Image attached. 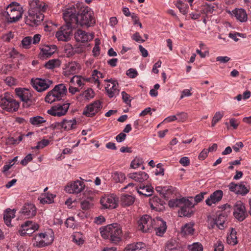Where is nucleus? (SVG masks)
Listing matches in <instances>:
<instances>
[{"mask_svg": "<svg viewBox=\"0 0 251 251\" xmlns=\"http://www.w3.org/2000/svg\"><path fill=\"white\" fill-rule=\"evenodd\" d=\"M206 194L205 192L201 193L196 195L194 199L193 197L173 199L169 201L168 204L170 207L180 208L179 213L183 216L189 217L193 213L192 208L194 205L201 201Z\"/></svg>", "mask_w": 251, "mask_h": 251, "instance_id": "1", "label": "nucleus"}, {"mask_svg": "<svg viewBox=\"0 0 251 251\" xmlns=\"http://www.w3.org/2000/svg\"><path fill=\"white\" fill-rule=\"evenodd\" d=\"M48 6L45 2L38 0H33L29 2L28 16L25 19L26 24L31 26L39 25L44 19L42 12H45Z\"/></svg>", "mask_w": 251, "mask_h": 251, "instance_id": "2", "label": "nucleus"}, {"mask_svg": "<svg viewBox=\"0 0 251 251\" xmlns=\"http://www.w3.org/2000/svg\"><path fill=\"white\" fill-rule=\"evenodd\" d=\"M76 7L78 9V26L90 27L94 26L95 24V19L94 17L93 12L87 6H85L82 3H77Z\"/></svg>", "mask_w": 251, "mask_h": 251, "instance_id": "3", "label": "nucleus"}, {"mask_svg": "<svg viewBox=\"0 0 251 251\" xmlns=\"http://www.w3.org/2000/svg\"><path fill=\"white\" fill-rule=\"evenodd\" d=\"M100 234L103 238L109 239L114 244H118L122 241V227L117 223H113L103 227L101 229Z\"/></svg>", "mask_w": 251, "mask_h": 251, "instance_id": "4", "label": "nucleus"}, {"mask_svg": "<svg viewBox=\"0 0 251 251\" xmlns=\"http://www.w3.org/2000/svg\"><path fill=\"white\" fill-rule=\"evenodd\" d=\"M23 13V7L18 3L12 2L7 6L4 16L8 23H12L19 21Z\"/></svg>", "mask_w": 251, "mask_h": 251, "instance_id": "5", "label": "nucleus"}, {"mask_svg": "<svg viewBox=\"0 0 251 251\" xmlns=\"http://www.w3.org/2000/svg\"><path fill=\"white\" fill-rule=\"evenodd\" d=\"M78 9L75 6L71 5L67 7L63 11V17L66 25L71 26L74 28L78 27Z\"/></svg>", "mask_w": 251, "mask_h": 251, "instance_id": "6", "label": "nucleus"}, {"mask_svg": "<svg viewBox=\"0 0 251 251\" xmlns=\"http://www.w3.org/2000/svg\"><path fill=\"white\" fill-rule=\"evenodd\" d=\"M66 93L67 88L64 84L57 85L52 90L48 93L45 98V100L50 103L55 101L60 100L66 96Z\"/></svg>", "mask_w": 251, "mask_h": 251, "instance_id": "7", "label": "nucleus"}, {"mask_svg": "<svg viewBox=\"0 0 251 251\" xmlns=\"http://www.w3.org/2000/svg\"><path fill=\"white\" fill-rule=\"evenodd\" d=\"M0 107L7 112H13L18 110L19 102L8 93H5L0 97Z\"/></svg>", "mask_w": 251, "mask_h": 251, "instance_id": "8", "label": "nucleus"}, {"mask_svg": "<svg viewBox=\"0 0 251 251\" xmlns=\"http://www.w3.org/2000/svg\"><path fill=\"white\" fill-rule=\"evenodd\" d=\"M15 91L17 97L23 102L24 107H28L35 103V100L29 89L17 88Z\"/></svg>", "mask_w": 251, "mask_h": 251, "instance_id": "9", "label": "nucleus"}, {"mask_svg": "<svg viewBox=\"0 0 251 251\" xmlns=\"http://www.w3.org/2000/svg\"><path fill=\"white\" fill-rule=\"evenodd\" d=\"M31 84L38 92H42L48 90L52 84V80L46 78H32Z\"/></svg>", "mask_w": 251, "mask_h": 251, "instance_id": "10", "label": "nucleus"}, {"mask_svg": "<svg viewBox=\"0 0 251 251\" xmlns=\"http://www.w3.org/2000/svg\"><path fill=\"white\" fill-rule=\"evenodd\" d=\"M222 211L219 214L218 217L215 220V224L220 229L225 227V222L226 220L228 214H230L232 210V206L226 203L222 206Z\"/></svg>", "mask_w": 251, "mask_h": 251, "instance_id": "11", "label": "nucleus"}, {"mask_svg": "<svg viewBox=\"0 0 251 251\" xmlns=\"http://www.w3.org/2000/svg\"><path fill=\"white\" fill-rule=\"evenodd\" d=\"M153 224L154 219L149 215H145L138 221V229L143 232H150L153 228Z\"/></svg>", "mask_w": 251, "mask_h": 251, "instance_id": "12", "label": "nucleus"}, {"mask_svg": "<svg viewBox=\"0 0 251 251\" xmlns=\"http://www.w3.org/2000/svg\"><path fill=\"white\" fill-rule=\"evenodd\" d=\"M73 28H74L68 25H63L56 32L55 36L59 41L67 42L71 39L73 35Z\"/></svg>", "mask_w": 251, "mask_h": 251, "instance_id": "13", "label": "nucleus"}, {"mask_svg": "<svg viewBox=\"0 0 251 251\" xmlns=\"http://www.w3.org/2000/svg\"><path fill=\"white\" fill-rule=\"evenodd\" d=\"M233 210L234 216L239 221H243L248 216L245 206L241 201H238L234 204Z\"/></svg>", "mask_w": 251, "mask_h": 251, "instance_id": "14", "label": "nucleus"}, {"mask_svg": "<svg viewBox=\"0 0 251 251\" xmlns=\"http://www.w3.org/2000/svg\"><path fill=\"white\" fill-rule=\"evenodd\" d=\"M70 103L64 102L52 106L48 110V113L53 116L61 117L65 115L69 108Z\"/></svg>", "mask_w": 251, "mask_h": 251, "instance_id": "15", "label": "nucleus"}, {"mask_svg": "<svg viewBox=\"0 0 251 251\" xmlns=\"http://www.w3.org/2000/svg\"><path fill=\"white\" fill-rule=\"evenodd\" d=\"M102 108L100 101L99 100L88 105L84 109L83 114L88 117H93Z\"/></svg>", "mask_w": 251, "mask_h": 251, "instance_id": "16", "label": "nucleus"}, {"mask_svg": "<svg viewBox=\"0 0 251 251\" xmlns=\"http://www.w3.org/2000/svg\"><path fill=\"white\" fill-rule=\"evenodd\" d=\"M104 81L110 83L107 84L105 86V90L107 95L109 98L116 97L119 93V85L116 80L112 79H105Z\"/></svg>", "mask_w": 251, "mask_h": 251, "instance_id": "17", "label": "nucleus"}, {"mask_svg": "<svg viewBox=\"0 0 251 251\" xmlns=\"http://www.w3.org/2000/svg\"><path fill=\"white\" fill-rule=\"evenodd\" d=\"M118 200L114 195L105 196L102 197L100 202L104 208L113 209L118 205Z\"/></svg>", "mask_w": 251, "mask_h": 251, "instance_id": "18", "label": "nucleus"}, {"mask_svg": "<svg viewBox=\"0 0 251 251\" xmlns=\"http://www.w3.org/2000/svg\"><path fill=\"white\" fill-rule=\"evenodd\" d=\"M84 187L85 185L83 182L76 180L68 183L65 188V191L70 194H78L83 190Z\"/></svg>", "mask_w": 251, "mask_h": 251, "instance_id": "19", "label": "nucleus"}, {"mask_svg": "<svg viewBox=\"0 0 251 251\" xmlns=\"http://www.w3.org/2000/svg\"><path fill=\"white\" fill-rule=\"evenodd\" d=\"M153 228L157 235L162 236L166 231V223L161 218L157 217L154 219Z\"/></svg>", "mask_w": 251, "mask_h": 251, "instance_id": "20", "label": "nucleus"}, {"mask_svg": "<svg viewBox=\"0 0 251 251\" xmlns=\"http://www.w3.org/2000/svg\"><path fill=\"white\" fill-rule=\"evenodd\" d=\"M223 192L221 190H218L212 193L205 200L206 204L208 206H212V204H216L222 199Z\"/></svg>", "mask_w": 251, "mask_h": 251, "instance_id": "21", "label": "nucleus"}, {"mask_svg": "<svg viewBox=\"0 0 251 251\" xmlns=\"http://www.w3.org/2000/svg\"><path fill=\"white\" fill-rule=\"evenodd\" d=\"M94 36L92 34H88L85 31L78 29L75 33V38L76 42L84 43L91 41L93 39Z\"/></svg>", "mask_w": 251, "mask_h": 251, "instance_id": "22", "label": "nucleus"}, {"mask_svg": "<svg viewBox=\"0 0 251 251\" xmlns=\"http://www.w3.org/2000/svg\"><path fill=\"white\" fill-rule=\"evenodd\" d=\"M22 214L26 217L29 218L35 216L36 208L32 203H25L21 210Z\"/></svg>", "mask_w": 251, "mask_h": 251, "instance_id": "23", "label": "nucleus"}, {"mask_svg": "<svg viewBox=\"0 0 251 251\" xmlns=\"http://www.w3.org/2000/svg\"><path fill=\"white\" fill-rule=\"evenodd\" d=\"M80 69L81 67L79 63L76 62H70L66 67L64 75L69 76L71 75L77 74Z\"/></svg>", "mask_w": 251, "mask_h": 251, "instance_id": "24", "label": "nucleus"}, {"mask_svg": "<svg viewBox=\"0 0 251 251\" xmlns=\"http://www.w3.org/2000/svg\"><path fill=\"white\" fill-rule=\"evenodd\" d=\"M40 50L39 55L40 58L44 59L50 57L55 51L56 46L55 45H46L42 47Z\"/></svg>", "mask_w": 251, "mask_h": 251, "instance_id": "25", "label": "nucleus"}, {"mask_svg": "<svg viewBox=\"0 0 251 251\" xmlns=\"http://www.w3.org/2000/svg\"><path fill=\"white\" fill-rule=\"evenodd\" d=\"M128 177L139 182H142L147 180L149 178V175L144 172L130 173L128 175Z\"/></svg>", "mask_w": 251, "mask_h": 251, "instance_id": "26", "label": "nucleus"}, {"mask_svg": "<svg viewBox=\"0 0 251 251\" xmlns=\"http://www.w3.org/2000/svg\"><path fill=\"white\" fill-rule=\"evenodd\" d=\"M103 77L104 75L101 73L97 70H94L92 72V76L88 77L86 80L89 82L94 83L97 85L98 88H100V82L99 78Z\"/></svg>", "mask_w": 251, "mask_h": 251, "instance_id": "27", "label": "nucleus"}, {"mask_svg": "<svg viewBox=\"0 0 251 251\" xmlns=\"http://www.w3.org/2000/svg\"><path fill=\"white\" fill-rule=\"evenodd\" d=\"M173 189L172 187L169 188L167 187L157 186L156 187V191L159 193L162 198L167 200L172 194Z\"/></svg>", "mask_w": 251, "mask_h": 251, "instance_id": "28", "label": "nucleus"}, {"mask_svg": "<svg viewBox=\"0 0 251 251\" xmlns=\"http://www.w3.org/2000/svg\"><path fill=\"white\" fill-rule=\"evenodd\" d=\"M135 201V198L129 195L122 194L120 197V203L123 206L131 205Z\"/></svg>", "mask_w": 251, "mask_h": 251, "instance_id": "29", "label": "nucleus"}, {"mask_svg": "<svg viewBox=\"0 0 251 251\" xmlns=\"http://www.w3.org/2000/svg\"><path fill=\"white\" fill-rule=\"evenodd\" d=\"M15 210L10 208L6 209L3 213V220L5 224L8 226H11V219L15 217Z\"/></svg>", "mask_w": 251, "mask_h": 251, "instance_id": "30", "label": "nucleus"}, {"mask_svg": "<svg viewBox=\"0 0 251 251\" xmlns=\"http://www.w3.org/2000/svg\"><path fill=\"white\" fill-rule=\"evenodd\" d=\"M180 248L178 243L175 239L168 241L165 246V251H180Z\"/></svg>", "mask_w": 251, "mask_h": 251, "instance_id": "31", "label": "nucleus"}, {"mask_svg": "<svg viewBox=\"0 0 251 251\" xmlns=\"http://www.w3.org/2000/svg\"><path fill=\"white\" fill-rule=\"evenodd\" d=\"M137 191V192L140 195H144L146 197H149L152 195L153 192V188L151 186L146 185L143 186L141 185L140 186L139 189L137 188H135Z\"/></svg>", "mask_w": 251, "mask_h": 251, "instance_id": "32", "label": "nucleus"}, {"mask_svg": "<svg viewBox=\"0 0 251 251\" xmlns=\"http://www.w3.org/2000/svg\"><path fill=\"white\" fill-rule=\"evenodd\" d=\"M236 19L241 22H245L247 21V14L246 11L243 9H238L233 11Z\"/></svg>", "mask_w": 251, "mask_h": 251, "instance_id": "33", "label": "nucleus"}, {"mask_svg": "<svg viewBox=\"0 0 251 251\" xmlns=\"http://www.w3.org/2000/svg\"><path fill=\"white\" fill-rule=\"evenodd\" d=\"M194 226V224L192 222L185 224L181 227L182 233L186 236L193 235L195 231Z\"/></svg>", "mask_w": 251, "mask_h": 251, "instance_id": "34", "label": "nucleus"}, {"mask_svg": "<svg viewBox=\"0 0 251 251\" xmlns=\"http://www.w3.org/2000/svg\"><path fill=\"white\" fill-rule=\"evenodd\" d=\"M164 202L163 200L158 197L157 196H154L151 199L150 204L152 209L158 210L157 206L159 205L162 206Z\"/></svg>", "mask_w": 251, "mask_h": 251, "instance_id": "35", "label": "nucleus"}, {"mask_svg": "<svg viewBox=\"0 0 251 251\" xmlns=\"http://www.w3.org/2000/svg\"><path fill=\"white\" fill-rule=\"evenodd\" d=\"M63 123L64 130L68 131L75 128L76 121L75 119L71 120L64 119Z\"/></svg>", "mask_w": 251, "mask_h": 251, "instance_id": "36", "label": "nucleus"}, {"mask_svg": "<svg viewBox=\"0 0 251 251\" xmlns=\"http://www.w3.org/2000/svg\"><path fill=\"white\" fill-rule=\"evenodd\" d=\"M46 120L44 118L37 116L33 117H31L29 119V122L34 126H41L43 123H45Z\"/></svg>", "mask_w": 251, "mask_h": 251, "instance_id": "37", "label": "nucleus"}, {"mask_svg": "<svg viewBox=\"0 0 251 251\" xmlns=\"http://www.w3.org/2000/svg\"><path fill=\"white\" fill-rule=\"evenodd\" d=\"M87 78L80 75H75L72 78L71 82L74 84L76 83L78 86L82 87L84 85V82H88L86 80Z\"/></svg>", "mask_w": 251, "mask_h": 251, "instance_id": "38", "label": "nucleus"}, {"mask_svg": "<svg viewBox=\"0 0 251 251\" xmlns=\"http://www.w3.org/2000/svg\"><path fill=\"white\" fill-rule=\"evenodd\" d=\"M236 231L234 228H231L230 234L227 238V243L231 245H235L237 244V237Z\"/></svg>", "mask_w": 251, "mask_h": 251, "instance_id": "39", "label": "nucleus"}, {"mask_svg": "<svg viewBox=\"0 0 251 251\" xmlns=\"http://www.w3.org/2000/svg\"><path fill=\"white\" fill-rule=\"evenodd\" d=\"M21 228L20 229H24V230H27L28 228L37 230L39 228V226L31 221H27L24 224L21 225Z\"/></svg>", "mask_w": 251, "mask_h": 251, "instance_id": "40", "label": "nucleus"}, {"mask_svg": "<svg viewBox=\"0 0 251 251\" xmlns=\"http://www.w3.org/2000/svg\"><path fill=\"white\" fill-rule=\"evenodd\" d=\"M41 238L43 239L44 240L47 241L48 242H47V244L48 245L51 244L53 240V237L50 234H47V233H41L35 236V239L38 240Z\"/></svg>", "mask_w": 251, "mask_h": 251, "instance_id": "41", "label": "nucleus"}, {"mask_svg": "<svg viewBox=\"0 0 251 251\" xmlns=\"http://www.w3.org/2000/svg\"><path fill=\"white\" fill-rule=\"evenodd\" d=\"M112 177L116 182L120 183H122L126 178L125 174L119 172H114L112 173Z\"/></svg>", "mask_w": 251, "mask_h": 251, "instance_id": "42", "label": "nucleus"}, {"mask_svg": "<svg viewBox=\"0 0 251 251\" xmlns=\"http://www.w3.org/2000/svg\"><path fill=\"white\" fill-rule=\"evenodd\" d=\"M60 65V61L58 59H51L48 61L45 64L46 68L52 69L59 67Z\"/></svg>", "mask_w": 251, "mask_h": 251, "instance_id": "43", "label": "nucleus"}, {"mask_svg": "<svg viewBox=\"0 0 251 251\" xmlns=\"http://www.w3.org/2000/svg\"><path fill=\"white\" fill-rule=\"evenodd\" d=\"M95 92L91 88H88L87 90L84 91L82 95L87 100H90L93 99L95 96Z\"/></svg>", "mask_w": 251, "mask_h": 251, "instance_id": "44", "label": "nucleus"}, {"mask_svg": "<svg viewBox=\"0 0 251 251\" xmlns=\"http://www.w3.org/2000/svg\"><path fill=\"white\" fill-rule=\"evenodd\" d=\"M214 7L212 6L211 4L205 3L203 4L201 8L202 13L204 14H211L214 11Z\"/></svg>", "mask_w": 251, "mask_h": 251, "instance_id": "45", "label": "nucleus"}, {"mask_svg": "<svg viewBox=\"0 0 251 251\" xmlns=\"http://www.w3.org/2000/svg\"><path fill=\"white\" fill-rule=\"evenodd\" d=\"M65 53L67 57H71L75 54L74 48L70 44H67L65 46Z\"/></svg>", "mask_w": 251, "mask_h": 251, "instance_id": "46", "label": "nucleus"}, {"mask_svg": "<svg viewBox=\"0 0 251 251\" xmlns=\"http://www.w3.org/2000/svg\"><path fill=\"white\" fill-rule=\"evenodd\" d=\"M188 249L190 251H202L203 250V247L200 243H195L192 245H189Z\"/></svg>", "mask_w": 251, "mask_h": 251, "instance_id": "47", "label": "nucleus"}, {"mask_svg": "<svg viewBox=\"0 0 251 251\" xmlns=\"http://www.w3.org/2000/svg\"><path fill=\"white\" fill-rule=\"evenodd\" d=\"M32 38L29 36L24 38L22 41L23 47L25 49L29 48L30 45L32 43Z\"/></svg>", "mask_w": 251, "mask_h": 251, "instance_id": "48", "label": "nucleus"}, {"mask_svg": "<svg viewBox=\"0 0 251 251\" xmlns=\"http://www.w3.org/2000/svg\"><path fill=\"white\" fill-rule=\"evenodd\" d=\"M136 251H147L146 244L143 242L134 243Z\"/></svg>", "mask_w": 251, "mask_h": 251, "instance_id": "49", "label": "nucleus"}, {"mask_svg": "<svg viewBox=\"0 0 251 251\" xmlns=\"http://www.w3.org/2000/svg\"><path fill=\"white\" fill-rule=\"evenodd\" d=\"M249 192V190L247 188V187L243 184H238V187L237 188V193L241 194L242 195H245L247 194Z\"/></svg>", "mask_w": 251, "mask_h": 251, "instance_id": "50", "label": "nucleus"}, {"mask_svg": "<svg viewBox=\"0 0 251 251\" xmlns=\"http://www.w3.org/2000/svg\"><path fill=\"white\" fill-rule=\"evenodd\" d=\"M93 203L87 200H84L81 202V206L83 210H87L93 206Z\"/></svg>", "mask_w": 251, "mask_h": 251, "instance_id": "51", "label": "nucleus"}, {"mask_svg": "<svg viewBox=\"0 0 251 251\" xmlns=\"http://www.w3.org/2000/svg\"><path fill=\"white\" fill-rule=\"evenodd\" d=\"M50 127L52 129H64V123L63 120L61 122H55L52 124Z\"/></svg>", "mask_w": 251, "mask_h": 251, "instance_id": "52", "label": "nucleus"}, {"mask_svg": "<svg viewBox=\"0 0 251 251\" xmlns=\"http://www.w3.org/2000/svg\"><path fill=\"white\" fill-rule=\"evenodd\" d=\"M35 243L34 244V245L39 248H42L48 246V245L47 244V242L48 241L46 240H44L42 238L39 239V240L35 238Z\"/></svg>", "mask_w": 251, "mask_h": 251, "instance_id": "53", "label": "nucleus"}, {"mask_svg": "<svg viewBox=\"0 0 251 251\" xmlns=\"http://www.w3.org/2000/svg\"><path fill=\"white\" fill-rule=\"evenodd\" d=\"M53 195L52 194H47V196L41 199V201L43 203H50L53 201Z\"/></svg>", "mask_w": 251, "mask_h": 251, "instance_id": "54", "label": "nucleus"}, {"mask_svg": "<svg viewBox=\"0 0 251 251\" xmlns=\"http://www.w3.org/2000/svg\"><path fill=\"white\" fill-rule=\"evenodd\" d=\"M126 75L129 77L133 78L137 76L138 72L135 69L130 68L127 71Z\"/></svg>", "mask_w": 251, "mask_h": 251, "instance_id": "55", "label": "nucleus"}, {"mask_svg": "<svg viewBox=\"0 0 251 251\" xmlns=\"http://www.w3.org/2000/svg\"><path fill=\"white\" fill-rule=\"evenodd\" d=\"M132 39L138 43H143L145 40L143 39L139 32H135L132 36Z\"/></svg>", "mask_w": 251, "mask_h": 251, "instance_id": "56", "label": "nucleus"}, {"mask_svg": "<svg viewBox=\"0 0 251 251\" xmlns=\"http://www.w3.org/2000/svg\"><path fill=\"white\" fill-rule=\"evenodd\" d=\"M142 164V161L138 158L134 159L131 163L130 167L133 169L138 168Z\"/></svg>", "mask_w": 251, "mask_h": 251, "instance_id": "57", "label": "nucleus"}, {"mask_svg": "<svg viewBox=\"0 0 251 251\" xmlns=\"http://www.w3.org/2000/svg\"><path fill=\"white\" fill-rule=\"evenodd\" d=\"M49 144V141L46 139H43L38 143L36 148L37 149H42L47 146Z\"/></svg>", "mask_w": 251, "mask_h": 251, "instance_id": "58", "label": "nucleus"}, {"mask_svg": "<svg viewBox=\"0 0 251 251\" xmlns=\"http://www.w3.org/2000/svg\"><path fill=\"white\" fill-rule=\"evenodd\" d=\"M36 230L32 228H28L27 230H24V229H19V232L21 236H25V235H29L32 234Z\"/></svg>", "mask_w": 251, "mask_h": 251, "instance_id": "59", "label": "nucleus"}, {"mask_svg": "<svg viewBox=\"0 0 251 251\" xmlns=\"http://www.w3.org/2000/svg\"><path fill=\"white\" fill-rule=\"evenodd\" d=\"M32 160V156L31 154H27L24 159L21 161V164L23 166H26L28 163Z\"/></svg>", "mask_w": 251, "mask_h": 251, "instance_id": "60", "label": "nucleus"}, {"mask_svg": "<svg viewBox=\"0 0 251 251\" xmlns=\"http://www.w3.org/2000/svg\"><path fill=\"white\" fill-rule=\"evenodd\" d=\"M224 245L222 242L220 241L217 242L214 245V251H223Z\"/></svg>", "mask_w": 251, "mask_h": 251, "instance_id": "61", "label": "nucleus"}, {"mask_svg": "<svg viewBox=\"0 0 251 251\" xmlns=\"http://www.w3.org/2000/svg\"><path fill=\"white\" fill-rule=\"evenodd\" d=\"M230 60L228 56H218L216 58V61L221 63H226Z\"/></svg>", "mask_w": 251, "mask_h": 251, "instance_id": "62", "label": "nucleus"}, {"mask_svg": "<svg viewBox=\"0 0 251 251\" xmlns=\"http://www.w3.org/2000/svg\"><path fill=\"white\" fill-rule=\"evenodd\" d=\"M208 149H204L200 153L199 155V159L201 160H204L207 156L208 153Z\"/></svg>", "mask_w": 251, "mask_h": 251, "instance_id": "63", "label": "nucleus"}, {"mask_svg": "<svg viewBox=\"0 0 251 251\" xmlns=\"http://www.w3.org/2000/svg\"><path fill=\"white\" fill-rule=\"evenodd\" d=\"M126 136V135L125 133L121 132L117 135L115 138L118 142H122L125 140Z\"/></svg>", "mask_w": 251, "mask_h": 251, "instance_id": "64", "label": "nucleus"}]
</instances>
